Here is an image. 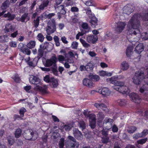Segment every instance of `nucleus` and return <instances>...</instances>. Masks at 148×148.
<instances>
[{"label": "nucleus", "mask_w": 148, "mask_h": 148, "mask_svg": "<svg viewBox=\"0 0 148 148\" xmlns=\"http://www.w3.org/2000/svg\"><path fill=\"white\" fill-rule=\"evenodd\" d=\"M83 113L86 117H89V125L91 128H94L96 124L95 115L93 114H90L89 112L87 110H84Z\"/></svg>", "instance_id": "nucleus-6"}, {"label": "nucleus", "mask_w": 148, "mask_h": 148, "mask_svg": "<svg viewBox=\"0 0 148 148\" xmlns=\"http://www.w3.org/2000/svg\"><path fill=\"white\" fill-rule=\"evenodd\" d=\"M79 144L77 142L74 143H71L69 141H67L66 143V146L67 148H78Z\"/></svg>", "instance_id": "nucleus-14"}, {"label": "nucleus", "mask_w": 148, "mask_h": 148, "mask_svg": "<svg viewBox=\"0 0 148 148\" xmlns=\"http://www.w3.org/2000/svg\"><path fill=\"white\" fill-rule=\"evenodd\" d=\"M85 10L86 11V13L88 16L89 18V16H92L94 15L92 13L91 10L89 8H88V9L86 10Z\"/></svg>", "instance_id": "nucleus-54"}, {"label": "nucleus", "mask_w": 148, "mask_h": 148, "mask_svg": "<svg viewBox=\"0 0 148 148\" xmlns=\"http://www.w3.org/2000/svg\"><path fill=\"white\" fill-rule=\"evenodd\" d=\"M144 49L143 44L140 43L137 45L135 48L134 51L136 53L140 54L143 51Z\"/></svg>", "instance_id": "nucleus-16"}, {"label": "nucleus", "mask_w": 148, "mask_h": 148, "mask_svg": "<svg viewBox=\"0 0 148 148\" xmlns=\"http://www.w3.org/2000/svg\"><path fill=\"white\" fill-rule=\"evenodd\" d=\"M29 81L31 84H33L36 85L34 89L43 92H45V90L41 86L42 83L37 77L33 75H30Z\"/></svg>", "instance_id": "nucleus-4"}, {"label": "nucleus", "mask_w": 148, "mask_h": 148, "mask_svg": "<svg viewBox=\"0 0 148 148\" xmlns=\"http://www.w3.org/2000/svg\"><path fill=\"white\" fill-rule=\"evenodd\" d=\"M145 71L147 73L146 77H144V74L143 72L140 71L136 72L132 78L133 82L135 84L139 85L143 84L140 88V92L146 96L148 95V87L146 85L143 84L145 83L148 85V66L145 69Z\"/></svg>", "instance_id": "nucleus-1"}, {"label": "nucleus", "mask_w": 148, "mask_h": 148, "mask_svg": "<svg viewBox=\"0 0 148 148\" xmlns=\"http://www.w3.org/2000/svg\"><path fill=\"white\" fill-rule=\"evenodd\" d=\"M83 83L84 85L90 88L94 86V84L92 81L88 79L85 78L84 79Z\"/></svg>", "instance_id": "nucleus-19"}, {"label": "nucleus", "mask_w": 148, "mask_h": 148, "mask_svg": "<svg viewBox=\"0 0 148 148\" xmlns=\"http://www.w3.org/2000/svg\"><path fill=\"white\" fill-rule=\"evenodd\" d=\"M79 40L82 45L84 47L88 48L90 47V45L86 42L85 40L82 38L80 39Z\"/></svg>", "instance_id": "nucleus-33"}, {"label": "nucleus", "mask_w": 148, "mask_h": 148, "mask_svg": "<svg viewBox=\"0 0 148 148\" xmlns=\"http://www.w3.org/2000/svg\"><path fill=\"white\" fill-rule=\"evenodd\" d=\"M98 40V37L96 35H88L86 38V40L89 43H95Z\"/></svg>", "instance_id": "nucleus-11"}, {"label": "nucleus", "mask_w": 148, "mask_h": 148, "mask_svg": "<svg viewBox=\"0 0 148 148\" xmlns=\"http://www.w3.org/2000/svg\"><path fill=\"white\" fill-rule=\"evenodd\" d=\"M129 66L128 63L126 61H123L122 62L120 65L121 68L123 71H126L128 70Z\"/></svg>", "instance_id": "nucleus-20"}, {"label": "nucleus", "mask_w": 148, "mask_h": 148, "mask_svg": "<svg viewBox=\"0 0 148 148\" xmlns=\"http://www.w3.org/2000/svg\"><path fill=\"white\" fill-rule=\"evenodd\" d=\"M101 134H102V141L104 143H106L108 142L109 140V138L107 136L108 135L107 131H105L103 129L101 131Z\"/></svg>", "instance_id": "nucleus-13"}, {"label": "nucleus", "mask_w": 148, "mask_h": 148, "mask_svg": "<svg viewBox=\"0 0 148 148\" xmlns=\"http://www.w3.org/2000/svg\"><path fill=\"white\" fill-rule=\"evenodd\" d=\"M96 91L98 92H101L102 95L105 97L109 96L111 93V91L108 88L104 87L97 88Z\"/></svg>", "instance_id": "nucleus-7"}, {"label": "nucleus", "mask_w": 148, "mask_h": 148, "mask_svg": "<svg viewBox=\"0 0 148 148\" xmlns=\"http://www.w3.org/2000/svg\"><path fill=\"white\" fill-rule=\"evenodd\" d=\"M28 64L30 66L32 67H34L36 65V64L34 62V60H33V62L29 61Z\"/></svg>", "instance_id": "nucleus-60"}, {"label": "nucleus", "mask_w": 148, "mask_h": 148, "mask_svg": "<svg viewBox=\"0 0 148 148\" xmlns=\"http://www.w3.org/2000/svg\"><path fill=\"white\" fill-rule=\"evenodd\" d=\"M86 71H90L92 70L94 66L90 62H89L86 65Z\"/></svg>", "instance_id": "nucleus-29"}, {"label": "nucleus", "mask_w": 148, "mask_h": 148, "mask_svg": "<svg viewBox=\"0 0 148 148\" xmlns=\"http://www.w3.org/2000/svg\"><path fill=\"white\" fill-rule=\"evenodd\" d=\"M64 139L62 138L60 139L59 142V147L60 148H63L64 146Z\"/></svg>", "instance_id": "nucleus-51"}, {"label": "nucleus", "mask_w": 148, "mask_h": 148, "mask_svg": "<svg viewBox=\"0 0 148 148\" xmlns=\"http://www.w3.org/2000/svg\"><path fill=\"white\" fill-rule=\"evenodd\" d=\"M147 138H145L143 139H142L140 140H139L137 141V143L136 144V146L138 147H139V144L143 145V144L145 143L147 141Z\"/></svg>", "instance_id": "nucleus-32"}, {"label": "nucleus", "mask_w": 148, "mask_h": 148, "mask_svg": "<svg viewBox=\"0 0 148 148\" xmlns=\"http://www.w3.org/2000/svg\"><path fill=\"white\" fill-rule=\"evenodd\" d=\"M55 15V14L54 13H50L48 15H46L45 13H44L42 14V18L44 17L50 18Z\"/></svg>", "instance_id": "nucleus-34"}, {"label": "nucleus", "mask_w": 148, "mask_h": 148, "mask_svg": "<svg viewBox=\"0 0 148 148\" xmlns=\"http://www.w3.org/2000/svg\"><path fill=\"white\" fill-rule=\"evenodd\" d=\"M78 45V43L76 41H73L72 42L71 47L72 49H77Z\"/></svg>", "instance_id": "nucleus-44"}, {"label": "nucleus", "mask_w": 148, "mask_h": 148, "mask_svg": "<svg viewBox=\"0 0 148 148\" xmlns=\"http://www.w3.org/2000/svg\"><path fill=\"white\" fill-rule=\"evenodd\" d=\"M21 130L19 128L17 129L15 133V137L16 138L19 137L21 135Z\"/></svg>", "instance_id": "nucleus-40"}, {"label": "nucleus", "mask_w": 148, "mask_h": 148, "mask_svg": "<svg viewBox=\"0 0 148 148\" xmlns=\"http://www.w3.org/2000/svg\"><path fill=\"white\" fill-rule=\"evenodd\" d=\"M117 102L120 106H125L127 103V101L124 99H119Z\"/></svg>", "instance_id": "nucleus-36"}, {"label": "nucleus", "mask_w": 148, "mask_h": 148, "mask_svg": "<svg viewBox=\"0 0 148 148\" xmlns=\"http://www.w3.org/2000/svg\"><path fill=\"white\" fill-rule=\"evenodd\" d=\"M50 80V82L51 83L53 87L54 88L56 87L58 84V80L52 77Z\"/></svg>", "instance_id": "nucleus-27"}, {"label": "nucleus", "mask_w": 148, "mask_h": 148, "mask_svg": "<svg viewBox=\"0 0 148 148\" xmlns=\"http://www.w3.org/2000/svg\"><path fill=\"white\" fill-rule=\"evenodd\" d=\"M49 3L48 0H44L42 1L41 4L39 6V8L40 10H43L45 7H47Z\"/></svg>", "instance_id": "nucleus-24"}, {"label": "nucleus", "mask_w": 148, "mask_h": 148, "mask_svg": "<svg viewBox=\"0 0 148 148\" xmlns=\"http://www.w3.org/2000/svg\"><path fill=\"white\" fill-rule=\"evenodd\" d=\"M57 61V59L55 56H52L50 59L46 61L45 65L47 66H50L52 65L55 66Z\"/></svg>", "instance_id": "nucleus-9"}, {"label": "nucleus", "mask_w": 148, "mask_h": 148, "mask_svg": "<svg viewBox=\"0 0 148 148\" xmlns=\"http://www.w3.org/2000/svg\"><path fill=\"white\" fill-rule=\"evenodd\" d=\"M118 128L115 125H114L112 127V131L113 132H116L118 131Z\"/></svg>", "instance_id": "nucleus-63"}, {"label": "nucleus", "mask_w": 148, "mask_h": 148, "mask_svg": "<svg viewBox=\"0 0 148 148\" xmlns=\"http://www.w3.org/2000/svg\"><path fill=\"white\" fill-rule=\"evenodd\" d=\"M28 14L25 13L20 18L21 21V22H23L25 21L26 18H27L28 20L29 18L27 16Z\"/></svg>", "instance_id": "nucleus-48"}, {"label": "nucleus", "mask_w": 148, "mask_h": 148, "mask_svg": "<svg viewBox=\"0 0 148 148\" xmlns=\"http://www.w3.org/2000/svg\"><path fill=\"white\" fill-rule=\"evenodd\" d=\"M122 10L123 14H130L132 12L131 8L127 6L124 7L122 9Z\"/></svg>", "instance_id": "nucleus-23"}, {"label": "nucleus", "mask_w": 148, "mask_h": 148, "mask_svg": "<svg viewBox=\"0 0 148 148\" xmlns=\"http://www.w3.org/2000/svg\"><path fill=\"white\" fill-rule=\"evenodd\" d=\"M8 139L9 144L10 145H12L14 142L13 137L12 136H9L8 137Z\"/></svg>", "instance_id": "nucleus-38"}, {"label": "nucleus", "mask_w": 148, "mask_h": 148, "mask_svg": "<svg viewBox=\"0 0 148 148\" xmlns=\"http://www.w3.org/2000/svg\"><path fill=\"white\" fill-rule=\"evenodd\" d=\"M72 127L73 126L71 124H69L65 125L64 127L63 128L66 131H68L70 130Z\"/></svg>", "instance_id": "nucleus-47"}, {"label": "nucleus", "mask_w": 148, "mask_h": 148, "mask_svg": "<svg viewBox=\"0 0 148 148\" xmlns=\"http://www.w3.org/2000/svg\"><path fill=\"white\" fill-rule=\"evenodd\" d=\"M79 126L82 130L85 128V124L84 122L83 121H80L79 123Z\"/></svg>", "instance_id": "nucleus-57"}, {"label": "nucleus", "mask_w": 148, "mask_h": 148, "mask_svg": "<svg viewBox=\"0 0 148 148\" xmlns=\"http://www.w3.org/2000/svg\"><path fill=\"white\" fill-rule=\"evenodd\" d=\"M43 46L42 45H40V49L38 51V55L40 57H42V56L43 55V51L42 49L41 48H43Z\"/></svg>", "instance_id": "nucleus-50"}, {"label": "nucleus", "mask_w": 148, "mask_h": 148, "mask_svg": "<svg viewBox=\"0 0 148 148\" xmlns=\"http://www.w3.org/2000/svg\"><path fill=\"white\" fill-rule=\"evenodd\" d=\"M102 107L101 109H102L106 113L108 112H109V110L106 106L103 104H102Z\"/></svg>", "instance_id": "nucleus-58"}, {"label": "nucleus", "mask_w": 148, "mask_h": 148, "mask_svg": "<svg viewBox=\"0 0 148 148\" xmlns=\"http://www.w3.org/2000/svg\"><path fill=\"white\" fill-rule=\"evenodd\" d=\"M140 133L141 135V136L142 137H144L148 134V130L146 129L144 130Z\"/></svg>", "instance_id": "nucleus-56"}, {"label": "nucleus", "mask_w": 148, "mask_h": 148, "mask_svg": "<svg viewBox=\"0 0 148 148\" xmlns=\"http://www.w3.org/2000/svg\"><path fill=\"white\" fill-rule=\"evenodd\" d=\"M52 78V77H50L49 75H47L44 78V80L47 83L50 82V79Z\"/></svg>", "instance_id": "nucleus-52"}, {"label": "nucleus", "mask_w": 148, "mask_h": 148, "mask_svg": "<svg viewBox=\"0 0 148 148\" xmlns=\"http://www.w3.org/2000/svg\"><path fill=\"white\" fill-rule=\"evenodd\" d=\"M3 16L5 18H8L9 20H13L15 17V16L14 14H12L8 12L7 14H4L3 15Z\"/></svg>", "instance_id": "nucleus-26"}, {"label": "nucleus", "mask_w": 148, "mask_h": 148, "mask_svg": "<svg viewBox=\"0 0 148 148\" xmlns=\"http://www.w3.org/2000/svg\"><path fill=\"white\" fill-rule=\"evenodd\" d=\"M14 28L13 26L10 23L7 24L4 29V31L5 33L13 31L14 30Z\"/></svg>", "instance_id": "nucleus-17"}, {"label": "nucleus", "mask_w": 148, "mask_h": 148, "mask_svg": "<svg viewBox=\"0 0 148 148\" xmlns=\"http://www.w3.org/2000/svg\"><path fill=\"white\" fill-rule=\"evenodd\" d=\"M134 47L132 45L129 46L126 50V54L128 57H130L133 53Z\"/></svg>", "instance_id": "nucleus-22"}, {"label": "nucleus", "mask_w": 148, "mask_h": 148, "mask_svg": "<svg viewBox=\"0 0 148 148\" xmlns=\"http://www.w3.org/2000/svg\"><path fill=\"white\" fill-rule=\"evenodd\" d=\"M113 121V120L109 118H106L105 119L103 122V124H107L109 125V126L107 127L106 128V130H108L111 129Z\"/></svg>", "instance_id": "nucleus-15"}, {"label": "nucleus", "mask_w": 148, "mask_h": 148, "mask_svg": "<svg viewBox=\"0 0 148 148\" xmlns=\"http://www.w3.org/2000/svg\"><path fill=\"white\" fill-rule=\"evenodd\" d=\"M126 25V23L124 22L119 21L117 24V26L115 31L117 33H120L124 30Z\"/></svg>", "instance_id": "nucleus-8"}, {"label": "nucleus", "mask_w": 148, "mask_h": 148, "mask_svg": "<svg viewBox=\"0 0 148 148\" xmlns=\"http://www.w3.org/2000/svg\"><path fill=\"white\" fill-rule=\"evenodd\" d=\"M56 30V23L55 20L52 19L50 20L48 22L46 30L47 34L50 35L53 33Z\"/></svg>", "instance_id": "nucleus-5"}, {"label": "nucleus", "mask_w": 148, "mask_h": 148, "mask_svg": "<svg viewBox=\"0 0 148 148\" xmlns=\"http://www.w3.org/2000/svg\"><path fill=\"white\" fill-rule=\"evenodd\" d=\"M20 50L21 51L27 55H29L30 54V50L27 48H20Z\"/></svg>", "instance_id": "nucleus-37"}, {"label": "nucleus", "mask_w": 148, "mask_h": 148, "mask_svg": "<svg viewBox=\"0 0 148 148\" xmlns=\"http://www.w3.org/2000/svg\"><path fill=\"white\" fill-rule=\"evenodd\" d=\"M141 38L143 40H145L148 39V34L146 33H142L141 35Z\"/></svg>", "instance_id": "nucleus-49"}, {"label": "nucleus", "mask_w": 148, "mask_h": 148, "mask_svg": "<svg viewBox=\"0 0 148 148\" xmlns=\"http://www.w3.org/2000/svg\"><path fill=\"white\" fill-rule=\"evenodd\" d=\"M73 133L75 137L77 139L82 140L83 139V136L78 129H74L73 130Z\"/></svg>", "instance_id": "nucleus-12"}, {"label": "nucleus", "mask_w": 148, "mask_h": 148, "mask_svg": "<svg viewBox=\"0 0 148 148\" xmlns=\"http://www.w3.org/2000/svg\"><path fill=\"white\" fill-rule=\"evenodd\" d=\"M75 0H67V2L66 3V6H71L75 3Z\"/></svg>", "instance_id": "nucleus-43"}, {"label": "nucleus", "mask_w": 148, "mask_h": 148, "mask_svg": "<svg viewBox=\"0 0 148 148\" xmlns=\"http://www.w3.org/2000/svg\"><path fill=\"white\" fill-rule=\"evenodd\" d=\"M9 45L11 47H15L17 46V43L15 41H12L10 42Z\"/></svg>", "instance_id": "nucleus-59"}, {"label": "nucleus", "mask_w": 148, "mask_h": 148, "mask_svg": "<svg viewBox=\"0 0 148 148\" xmlns=\"http://www.w3.org/2000/svg\"><path fill=\"white\" fill-rule=\"evenodd\" d=\"M85 33L83 32H79L76 35V38L77 39H78L79 37L80 36H83L84 34Z\"/></svg>", "instance_id": "nucleus-62"}, {"label": "nucleus", "mask_w": 148, "mask_h": 148, "mask_svg": "<svg viewBox=\"0 0 148 148\" xmlns=\"http://www.w3.org/2000/svg\"><path fill=\"white\" fill-rule=\"evenodd\" d=\"M36 44V42L35 41L31 40L27 44V46L28 48L32 49L35 47Z\"/></svg>", "instance_id": "nucleus-31"}, {"label": "nucleus", "mask_w": 148, "mask_h": 148, "mask_svg": "<svg viewBox=\"0 0 148 148\" xmlns=\"http://www.w3.org/2000/svg\"><path fill=\"white\" fill-rule=\"evenodd\" d=\"M130 99L134 102L136 103H140L141 101V99L138 95L133 92L130 93L129 95Z\"/></svg>", "instance_id": "nucleus-10"}, {"label": "nucleus", "mask_w": 148, "mask_h": 148, "mask_svg": "<svg viewBox=\"0 0 148 148\" xmlns=\"http://www.w3.org/2000/svg\"><path fill=\"white\" fill-rule=\"evenodd\" d=\"M10 2L8 0H6L3 3L1 6V8L3 10L6 9L8 7Z\"/></svg>", "instance_id": "nucleus-30"}, {"label": "nucleus", "mask_w": 148, "mask_h": 148, "mask_svg": "<svg viewBox=\"0 0 148 148\" xmlns=\"http://www.w3.org/2000/svg\"><path fill=\"white\" fill-rule=\"evenodd\" d=\"M140 17V14H134L128 22L127 26L129 28L128 31L130 34L136 35L139 33V28L140 25L139 20Z\"/></svg>", "instance_id": "nucleus-3"}, {"label": "nucleus", "mask_w": 148, "mask_h": 148, "mask_svg": "<svg viewBox=\"0 0 148 148\" xmlns=\"http://www.w3.org/2000/svg\"><path fill=\"white\" fill-rule=\"evenodd\" d=\"M26 110L24 108H22L20 109L19 113L21 117L23 116L24 113L26 112Z\"/></svg>", "instance_id": "nucleus-53"}, {"label": "nucleus", "mask_w": 148, "mask_h": 148, "mask_svg": "<svg viewBox=\"0 0 148 148\" xmlns=\"http://www.w3.org/2000/svg\"><path fill=\"white\" fill-rule=\"evenodd\" d=\"M89 78L90 79L95 81H99L100 79V77L98 75L91 74L89 75Z\"/></svg>", "instance_id": "nucleus-28"}, {"label": "nucleus", "mask_w": 148, "mask_h": 148, "mask_svg": "<svg viewBox=\"0 0 148 148\" xmlns=\"http://www.w3.org/2000/svg\"><path fill=\"white\" fill-rule=\"evenodd\" d=\"M37 38L41 42L43 41L44 37L43 35L41 33L39 34L37 36Z\"/></svg>", "instance_id": "nucleus-42"}, {"label": "nucleus", "mask_w": 148, "mask_h": 148, "mask_svg": "<svg viewBox=\"0 0 148 148\" xmlns=\"http://www.w3.org/2000/svg\"><path fill=\"white\" fill-rule=\"evenodd\" d=\"M58 59L59 62L62 63H63L62 62L63 61H66L65 60V58L62 55L58 56Z\"/></svg>", "instance_id": "nucleus-55"}, {"label": "nucleus", "mask_w": 148, "mask_h": 148, "mask_svg": "<svg viewBox=\"0 0 148 148\" xmlns=\"http://www.w3.org/2000/svg\"><path fill=\"white\" fill-rule=\"evenodd\" d=\"M12 78L17 83L19 82L20 81V79L18 75L17 74H15L14 75Z\"/></svg>", "instance_id": "nucleus-45"}, {"label": "nucleus", "mask_w": 148, "mask_h": 148, "mask_svg": "<svg viewBox=\"0 0 148 148\" xmlns=\"http://www.w3.org/2000/svg\"><path fill=\"white\" fill-rule=\"evenodd\" d=\"M136 128L135 126L129 127L127 129V131L130 133H133L136 130Z\"/></svg>", "instance_id": "nucleus-35"}, {"label": "nucleus", "mask_w": 148, "mask_h": 148, "mask_svg": "<svg viewBox=\"0 0 148 148\" xmlns=\"http://www.w3.org/2000/svg\"><path fill=\"white\" fill-rule=\"evenodd\" d=\"M123 78V76H122L118 77L117 76H114L108 78L106 80L108 82L114 84L113 86L114 89L123 94H127L130 91V89L125 86L123 82L116 80L117 79H121Z\"/></svg>", "instance_id": "nucleus-2"}, {"label": "nucleus", "mask_w": 148, "mask_h": 148, "mask_svg": "<svg viewBox=\"0 0 148 148\" xmlns=\"http://www.w3.org/2000/svg\"><path fill=\"white\" fill-rule=\"evenodd\" d=\"M97 116L99 117L98 119L99 121L98 122L100 121L101 122L105 116L104 115L102 112H99Z\"/></svg>", "instance_id": "nucleus-41"}, {"label": "nucleus", "mask_w": 148, "mask_h": 148, "mask_svg": "<svg viewBox=\"0 0 148 148\" xmlns=\"http://www.w3.org/2000/svg\"><path fill=\"white\" fill-rule=\"evenodd\" d=\"M24 89L28 93H31L36 94V91L37 90L34 89V88L31 90V87L30 86H27L24 87Z\"/></svg>", "instance_id": "nucleus-21"}, {"label": "nucleus", "mask_w": 148, "mask_h": 148, "mask_svg": "<svg viewBox=\"0 0 148 148\" xmlns=\"http://www.w3.org/2000/svg\"><path fill=\"white\" fill-rule=\"evenodd\" d=\"M90 20V23L91 26L95 27L97 25L98 20L94 15L91 16H89V18Z\"/></svg>", "instance_id": "nucleus-18"}, {"label": "nucleus", "mask_w": 148, "mask_h": 148, "mask_svg": "<svg viewBox=\"0 0 148 148\" xmlns=\"http://www.w3.org/2000/svg\"><path fill=\"white\" fill-rule=\"evenodd\" d=\"M30 130H28L27 131V132H29V134H30L32 136V138L34 140H35L38 137V135L37 134L36 132H30Z\"/></svg>", "instance_id": "nucleus-39"}, {"label": "nucleus", "mask_w": 148, "mask_h": 148, "mask_svg": "<svg viewBox=\"0 0 148 148\" xmlns=\"http://www.w3.org/2000/svg\"><path fill=\"white\" fill-rule=\"evenodd\" d=\"M40 18V17L38 16L36 20H34V26L36 27H37L39 25V21Z\"/></svg>", "instance_id": "nucleus-46"}, {"label": "nucleus", "mask_w": 148, "mask_h": 148, "mask_svg": "<svg viewBox=\"0 0 148 148\" xmlns=\"http://www.w3.org/2000/svg\"><path fill=\"white\" fill-rule=\"evenodd\" d=\"M99 75L101 76L104 77L105 76H110L112 75V72H108L107 71H101L99 72Z\"/></svg>", "instance_id": "nucleus-25"}, {"label": "nucleus", "mask_w": 148, "mask_h": 148, "mask_svg": "<svg viewBox=\"0 0 148 148\" xmlns=\"http://www.w3.org/2000/svg\"><path fill=\"white\" fill-rule=\"evenodd\" d=\"M92 1L90 0L88 1H87L85 3V4L88 6H90L93 5V4L92 3Z\"/></svg>", "instance_id": "nucleus-64"}, {"label": "nucleus", "mask_w": 148, "mask_h": 148, "mask_svg": "<svg viewBox=\"0 0 148 148\" xmlns=\"http://www.w3.org/2000/svg\"><path fill=\"white\" fill-rule=\"evenodd\" d=\"M18 34V32L17 31L14 32L13 33L10 34V36L13 38H15Z\"/></svg>", "instance_id": "nucleus-61"}]
</instances>
